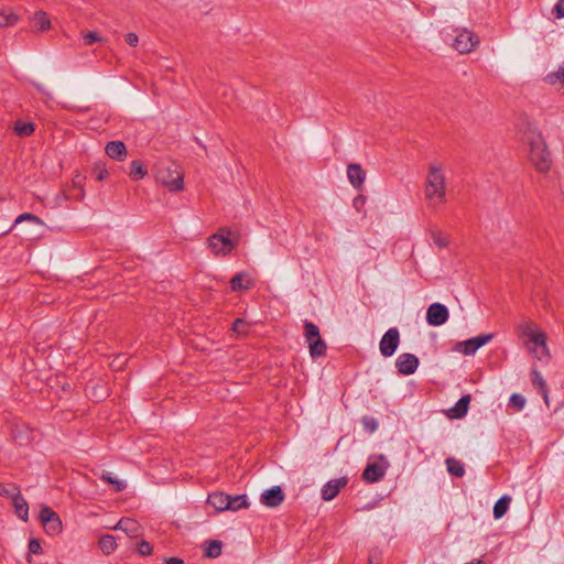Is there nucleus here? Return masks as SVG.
<instances>
[{
	"mask_svg": "<svg viewBox=\"0 0 564 564\" xmlns=\"http://www.w3.org/2000/svg\"><path fill=\"white\" fill-rule=\"evenodd\" d=\"M124 40L130 46H137L139 43V36L133 32L127 33Z\"/></svg>",
	"mask_w": 564,
	"mask_h": 564,
	"instance_id": "49530a36",
	"label": "nucleus"
},
{
	"mask_svg": "<svg viewBox=\"0 0 564 564\" xmlns=\"http://www.w3.org/2000/svg\"><path fill=\"white\" fill-rule=\"evenodd\" d=\"M529 351L532 354V356L542 361V360H549L550 358V351L547 348V345L545 344V351L542 352V347H533L529 349Z\"/></svg>",
	"mask_w": 564,
	"mask_h": 564,
	"instance_id": "58836bf2",
	"label": "nucleus"
},
{
	"mask_svg": "<svg viewBox=\"0 0 564 564\" xmlns=\"http://www.w3.org/2000/svg\"><path fill=\"white\" fill-rule=\"evenodd\" d=\"M400 343V335L397 327H390V356H392Z\"/></svg>",
	"mask_w": 564,
	"mask_h": 564,
	"instance_id": "e433bc0d",
	"label": "nucleus"
},
{
	"mask_svg": "<svg viewBox=\"0 0 564 564\" xmlns=\"http://www.w3.org/2000/svg\"><path fill=\"white\" fill-rule=\"evenodd\" d=\"M248 329V324L242 318H237L232 324V330L238 334H245Z\"/></svg>",
	"mask_w": 564,
	"mask_h": 564,
	"instance_id": "79ce46f5",
	"label": "nucleus"
},
{
	"mask_svg": "<svg viewBox=\"0 0 564 564\" xmlns=\"http://www.w3.org/2000/svg\"><path fill=\"white\" fill-rule=\"evenodd\" d=\"M380 351L382 356L388 357V332H386L381 338Z\"/></svg>",
	"mask_w": 564,
	"mask_h": 564,
	"instance_id": "de8ad7c7",
	"label": "nucleus"
},
{
	"mask_svg": "<svg viewBox=\"0 0 564 564\" xmlns=\"http://www.w3.org/2000/svg\"><path fill=\"white\" fill-rule=\"evenodd\" d=\"M230 234L229 230L221 229L208 238V247L215 256H227L232 251L236 243L229 238Z\"/></svg>",
	"mask_w": 564,
	"mask_h": 564,
	"instance_id": "20e7f679",
	"label": "nucleus"
},
{
	"mask_svg": "<svg viewBox=\"0 0 564 564\" xmlns=\"http://www.w3.org/2000/svg\"><path fill=\"white\" fill-rule=\"evenodd\" d=\"M83 39H84V43H85V45H91V44H94L95 42H100V41H102V37H100V36L98 35V33H97V32H95V31H91V32L86 33V34L83 36Z\"/></svg>",
	"mask_w": 564,
	"mask_h": 564,
	"instance_id": "a19ab883",
	"label": "nucleus"
},
{
	"mask_svg": "<svg viewBox=\"0 0 564 564\" xmlns=\"http://www.w3.org/2000/svg\"><path fill=\"white\" fill-rule=\"evenodd\" d=\"M232 291H246L253 286V280L246 272H239L230 280Z\"/></svg>",
	"mask_w": 564,
	"mask_h": 564,
	"instance_id": "6ab92c4d",
	"label": "nucleus"
},
{
	"mask_svg": "<svg viewBox=\"0 0 564 564\" xmlns=\"http://www.w3.org/2000/svg\"><path fill=\"white\" fill-rule=\"evenodd\" d=\"M543 82L551 86L561 85L564 87V62L560 64L557 70L547 73L543 77Z\"/></svg>",
	"mask_w": 564,
	"mask_h": 564,
	"instance_id": "4be33fe9",
	"label": "nucleus"
},
{
	"mask_svg": "<svg viewBox=\"0 0 564 564\" xmlns=\"http://www.w3.org/2000/svg\"><path fill=\"white\" fill-rule=\"evenodd\" d=\"M156 180L172 192L182 191L184 187L183 175L174 164L161 166L156 172Z\"/></svg>",
	"mask_w": 564,
	"mask_h": 564,
	"instance_id": "7ed1b4c3",
	"label": "nucleus"
},
{
	"mask_svg": "<svg viewBox=\"0 0 564 564\" xmlns=\"http://www.w3.org/2000/svg\"><path fill=\"white\" fill-rule=\"evenodd\" d=\"M511 502V497L508 495L501 496L494 506V518L501 519L508 511L509 505Z\"/></svg>",
	"mask_w": 564,
	"mask_h": 564,
	"instance_id": "393cba45",
	"label": "nucleus"
},
{
	"mask_svg": "<svg viewBox=\"0 0 564 564\" xmlns=\"http://www.w3.org/2000/svg\"><path fill=\"white\" fill-rule=\"evenodd\" d=\"M13 492V489L10 490L6 488L2 484H0V497H10Z\"/></svg>",
	"mask_w": 564,
	"mask_h": 564,
	"instance_id": "8fccbe9b",
	"label": "nucleus"
},
{
	"mask_svg": "<svg viewBox=\"0 0 564 564\" xmlns=\"http://www.w3.org/2000/svg\"><path fill=\"white\" fill-rule=\"evenodd\" d=\"M386 469L378 463H369L362 473V479L366 482L372 484L383 478Z\"/></svg>",
	"mask_w": 564,
	"mask_h": 564,
	"instance_id": "2eb2a0df",
	"label": "nucleus"
},
{
	"mask_svg": "<svg viewBox=\"0 0 564 564\" xmlns=\"http://www.w3.org/2000/svg\"><path fill=\"white\" fill-rule=\"evenodd\" d=\"M42 551L41 544L37 540L32 539L29 542V553L30 554H40Z\"/></svg>",
	"mask_w": 564,
	"mask_h": 564,
	"instance_id": "a18cd8bd",
	"label": "nucleus"
},
{
	"mask_svg": "<svg viewBox=\"0 0 564 564\" xmlns=\"http://www.w3.org/2000/svg\"><path fill=\"white\" fill-rule=\"evenodd\" d=\"M346 484H347L346 478H336V479L329 480L322 488V498L325 501H330L338 495L339 490L341 488H344L346 486Z\"/></svg>",
	"mask_w": 564,
	"mask_h": 564,
	"instance_id": "ddd939ff",
	"label": "nucleus"
},
{
	"mask_svg": "<svg viewBox=\"0 0 564 564\" xmlns=\"http://www.w3.org/2000/svg\"><path fill=\"white\" fill-rule=\"evenodd\" d=\"M34 124L32 122L18 121L14 126V132L19 137H29L34 132Z\"/></svg>",
	"mask_w": 564,
	"mask_h": 564,
	"instance_id": "7c9ffc66",
	"label": "nucleus"
},
{
	"mask_svg": "<svg viewBox=\"0 0 564 564\" xmlns=\"http://www.w3.org/2000/svg\"><path fill=\"white\" fill-rule=\"evenodd\" d=\"M106 154L116 161H123L127 153L126 144L122 141H110L105 148Z\"/></svg>",
	"mask_w": 564,
	"mask_h": 564,
	"instance_id": "a211bd4d",
	"label": "nucleus"
},
{
	"mask_svg": "<svg viewBox=\"0 0 564 564\" xmlns=\"http://www.w3.org/2000/svg\"><path fill=\"white\" fill-rule=\"evenodd\" d=\"M494 338V334H480L476 337L458 341L455 350L464 354L465 356L474 355L480 347L488 344Z\"/></svg>",
	"mask_w": 564,
	"mask_h": 564,
	"instance_id": "423d86ee",
	"label": "nucleus"
},
{
	"mask_svg": "<svg viewBox=\"0 0 564 564\" xmlns=\"http://www.w3.org/2000/svg\"><path fill=\"white\" fill-rule=\"evenodd\" d=\"M207 501L217 511H226L229 506V495L216 491L208 495Z\"/></svg>",
	"mask_w": 564,
	"mask_h": 564,
	"instance_id": "412c9836",
	"label": "nucleus"
},
{
	"mask_svg": "<svg viewBox=\"0 0 564 564\" xmlns=\"http://www.w3.org/2000/svg\"><path fill=\"white\" fill-rule=\"evenodd\" d=\"M446 466L448 473L453 476L463 477L465 474L463 464L453 457L446 459Z\"/></svg>",
	"mask_w": 564,
	"mask_h": 564,
	"instance_id": "c85d7f7f",
	"label": "nucleus"
},
{
	"mask_svg": "<svg viewBox=\"0 0 564 564\" xmlns=\"http://www.w3.org/2000/svg\"><path fill=\"white\" fill-rule=\"evenodd\" d=\"M531 382L534 389H536L538 392L542 394L545 403L549 404L547 384L535 366H533L531 369Z\"/></svg>",
	"mask_w": 564,
	"mask_h": 564,
	"instance_id": "f3484780",
	"label": "nucleus"
},
{
	"mask_svg": "<svg viewBox=\"0 0 564 564\" xmlns=\"http://www.w3.org/2000/svg\"><path fill=\"white\" fill-rule=\"evenodd\" d=\"M113 529L124 531L130 538H137L141 533L140 523L131 518H122Z\"/></svg>",
	"mask_w": 564,
	"mask_h": 564,
	"instance_id": "dca6fc26",
	"label": "nucleus"
},
{
	"mask_svg": "<svg viewBox=\"0 0 564 564\" xmlns=\"http://www.w3.org/2000/svg\"><path fill=\"white\" fill-rule=\"evenodd\" d=\"M249 507L248 498L246 495L229 496V506L227 510L238 511Z\"/></svg>",
	"mask_w": 564,
	"mask_h": 564,
	"instance_id": "bb28decb",
	"label": "nucleus"
},
{
	"mask_svg": "<svg viewBox=\"0 0 564 564\" xmlns=\"http://www.w3.org/2000/svg\"><path fill=\"white\" fill-rule=\"evenodd\" d=\"M419 358L410 352L401 354L395 360V368L398 372L403 376H410L414 373L419 367Z\"/></svg>",
	"mask_w": 564,
	"mask_h": 564,
	"instance_id": "1a4fd4ad",
	"label": "nucleus"
},
{
	"mask_svg": "<svg viewBox=\"0 0 564 564\" xmlns=\"http://www.w3.org/2000/svg\"><path fill=\"white\" fill-rule=\"evenodd\" d=\"M147 174H148V171L141 161L134 160L131 162L129 176L132 180H134V181L142 180Z\"/></svg>",
	"mask_w": 564,
	"mask_h": 564,
	"instance_id": "cd10ccee",
	"label": "nucleus"
},
{
	"mask_svg": "<svg viewBox=\"0 0 564 564\" xmlns=\"http://www.w3.org/2000/svg\"><path fill=\"white\" fill-rule=\"evenodd\" d=\"M553 12L557 19L564 18V0H557L553 8Z\"/></svg>",
	"mask_w": 564,
	"mask_h": 564,
	"instance_id": "c03bdc74",
	"label": "nucleus"
},
{
	"mask_svg": "<svg viewBox=\"0 0 564 564\" xmlns=\"http://www.w3.org/2000/svg\"><path fill=\"white\" fill-rule=\"evenodd\" d=\"M431 238L434 245L441 249L446 248L448 246L449 240L447 236L443 235L440 230H431Z\"/></svg>",
	"mask_w": 564,
	"mask_h": 564,
	"instance_id": "72a5a7b5",
	"label": "nucleus"
},
{
	"mask_svg": "<svg viewBox=\"0 0 564 564\" xmlns=\"http://www.w3.org/2000/svg\"><path fill=\"white\" fill-rule=\"evenodd\" d=\"M260 501L269 508L279 507L284 501V492L280 486H273L261 494Z\"/></svg>",
	"mask_w": 564,
	"mask_h": 564,
	"instance_id": "9d476101",
	"label": "nucleus"
},
{
	"mask_svg": "<svg viewBox=\"0 0 564 564\" xmlns=\"http://www.w3.org/2000/svg\"><path fill=\"white\" fill-rule=\"evenodd\" d=\"M524 140L530 148L529 159L538 172L546 173L552 164L551 153L541 132L529 129L524 133Z\"/></svg>",
	"mask_w": 564,
	"mask_h": 564,
	"instance_id": "f03ea898",
	"label": "nucleus"
},
{
	"mask_svg": "<svg viewBox=\"0 0 564 564\" xmlns=\"http://www.w3.org/2000/svg\"><path fill=\"white\" fill-rule=\"evenodd\" d=\"M426 322L431 326H442L449 318L448 308L438 302L431 304L426 310Z\"/></svg>",
	"mask_w": 564,
	"mask_h": 564,
	"instance_id": "6e6552de",
	"label": "nucleus"
},
{
	"mask_svg": "<svg viewBox=\"0 0 564 564\" xmlns=\"http://www.w3.org/2000/svg\"><path fill=\"white\" fill-rule=\"evenodd\" d=\"M25 220L31 221V223L36 224V225H42L43 224V221L37 216H35V215H33L31 213H24V214H21V215H19L17 217V219L14 220V225L13 226H15V225H18V224H20L22 221H25Z\"/></svg>",
	"mask_w": 564,
	"mask_h": 564,
	"instance_id": "4c0bfd02",
	"label": "nucleus"
},
{
	"mask_svg": "<svg viewBox=\"0 0 564 564\" xmlns=\"http://www.w3.org/2000/svg\"><path fill=\"white\" fill-rule=\"evenodd\" d=\"M471 397L470 394H465L458 399V401L455 403V405L449 409V416L452 419H462L464 417L467 412L470 404Z\"/></svg>",
	"mask_w": 564,
	"mask_h": 564,
	"instance_id": "aec40b11",
	"label": "nucleus"
},
{
	"mask_svg": "<svg viewBox=\"0 0 564 564\" xmlns=\"http://www.w3.org/2000/svg\"><path fill=\"white\" fill-rule=\"evenodd\" d=\"M138 553L142 556L150 555L152 552V546L147 541H141L137 549Z\"/></svg>",
	"mask_w": 564,
	"mask_h": 564,
	"instance_id": "37998d69",
	"label": "nucleus"
},
{
	"mask_svg": "<svg viewBox=\"0 0 564 564\" xmlns=\"http://www.w3.org/2000/svg\"><path fill=\"white\" fill-rule=\"evenodd\" d=\"M18 20L19 18L14 13L0 12V28L14 25Z\"/></svg>",
	"mask_w": 564,
	"mask_h": 564,
	"instance_id": "f704fd0d",
	"label": "nucleus"
},
{
	"mask_svg": "<svg viewBox=\"0 0 564 564\" xmlns=\"http://www.w3.org/2000/svg\"><path fill=\"white\" fill-rule=\"evenodd\" d=\"M99 549L105 555L112 554L117 549V541L113 535L105 534L101 535L98 541Z\"/></svg>",
	"mask_w": 564,
	"mask_h": 564,
	"instance_id": "b1692460",
	"label": "nucleus"
},
{
	"mask_svg": "<svg viewBox=\"0 0 564 564\" xmlns=\"http://www.w3.org/2000/svg\"><path fill=\"white\" fill-rule=\"evenodd\" d=\"M32 25L36 31L43 32L51 28V22L43 11H37L32 17Z\"/></svg>",
	"mask_w": 564,
	"mask_h": 564,
	"instance_id": "a878e982",
	"label": "nucleus"
},
{
	"mask_svg": "<svg viewBox=\"0 0 564 564\" xmlns=\"http://www.w3.org/2000/svg\"><path fill=\"white\" fill-rule=\"evenodd\" d=\"M207 546L205 549V555L207 557L216 558L221 553V542L217 540H210L207 543Z\"/></svg>",
	"mask_w": 564,
	"mask_h": 564,
	"instance_id": "2f4dec72",
	"label": "nucleus"
},
{
	"mask_svg": "<svg viewBox=\"0 0 564 564\" xmlns=\"http://www.w3.org/2000/svg\"><path fill=\"white\" fill-rule=\"evenodd\" d=\"M523 335L528 337V349L542 347V352L545 351L546 335L543 332H534L531 329V325H528L523 330Z\"/></svg>",
	"mask_w": 564,
	"mask_h": 564,
	"instance_id": "4468645a",
	"label": "nucleus"
},
{
	"mask_svg": "<svg viewBox=\"0 0 564 564\" xmlns=\"http://www.w3.org/2000/svg\"><path fill=\"white\" fill-rule=\"evenodd\" d=\"M456 32L452 45L460 54L469 53L479 43L478 36L466 29Z\"/></svg>",
	"mask_w": 564,
	"mask_h": 564,
	"instance_id": "39448f33",
	"label": "nucleus"
},
{
	"mask_svg": "<svg viewBox=\"0 0 564 564\" xmlns=\"http://www.w3.org/2000/svg\"><path fill=\"white\" fill-rule=\"evenodd\" d=\"M347 178L354 188L361 189L366 180V172L360 164L350 163L347 165Z\"/></svg>",
	"mask_w": 564,
	"mask_h": 564,
	"instance_id": "9b49d317",
	"label": "nucleus"
},
{
	"mask_svg": "<svg viewBox=\"0 0 564 564\" xmlns=\"http://www.w3.org/2000/svg\"><path fill=\"white\" fill-rule=\"evenodd\" d=\"M361 423L364 429L369 433H373L378 429V421L375 417L364 416Z\"/></svg>",
	"mask_w": 564,
	"mask_h": 564,
	"instance_id": "ea45409f",
	"label": "nucleus"
},
{
	"mask_svg": "<svg viewBox=\"0 0 564 564\" xmlns=\"http://www.w3.org/2000/svg\"><path fill=\"white\" fill-rule=\"evenodd\" d=\"M107 175H108V172L106 170H101V171L98 172L96 178L98 181H102V180H105L107 177Z\"/></svg>",
	"mask_w": 564,
	"mask_h": 564,
	"instance_id": "864d4df0",
	"label": "nucleus"
},
{
	"mask_svg": "<svg viewBox=\"0 0 564 564\" xmlns=\"http://www.w3.org/2000/svg\"><path fill=\"white\" fill-rule=\"evenodd\" d=\"M304 330H305L304 336H305L306 343H310V341L314 340L315 338L321 337L319 329H318L317 325H315L312 322L305 321Z\"/></svg>",
	"mask_w": 564,
	"mask_h": 564,
	"instance_id": "c756f323",
	"label": "nucleus"
},
{
	"mask_svg": "<svg viewBox=\"0 0 564 564\" xmlns=\"http://www.w3.org/2000/svg\"><path fill=\"white\" fill-rule=\"evenodd\" d=\"M525 398L519 393L511 394L509 399V405L514 408L517 411H521L525 405Z\"/></svg>",
	"mask_w": 564,
	"mask_h": 564,
	"instance_id": "c9c22d12",
	"label": "nucleus"
},
{
	"mask_svg": "<svg viewBox=\"0 0 564 564\" xmlns=\"http://www.w3.org/2000/svg\"><path fill=\"white\" fill-rule=\"evenodd\" d=\"M369 563H370V564H375V563H373V561H372V558H370V560H369Z\"/></svg>",
	"mask_w": 564,
	"mask_h": 564,
	"instance_id": "6e6d98bb",
	"label": "nucleus"
},
{
	"mask_svg": "<svg viewBox=\"0 0 564 564\" xmlns=\"http://www.w3.org/2000/svg\"><path fill=\"white\" fill-rule=\"evenodd\" d=\"M15 510L17 516L26 522L29 520V506L26 500L22 497L18 488H13V492L10 496Z\"/></svg>",
	"mask_w": 564,
	"mask_h": 564,
	"instance_id": "f8f14e48",
	"label": "nucleus"
},
{
	"mask_svg": "<svg viewBox=\"0 0 564 564\" xmlns=\"http://www.w3.org/2000/svg\"><path fill=\"white\" fill-rule=\"evenodd\" d=\"M39 519L48 534H57L62 530V521L58 514L50 507L44 506L40 511Z\"/></svg>",
	"mask_w": 564,
	"mask_h": 564,
	"instance_id": "0eeeda50",
	"label": "nucleus"
},
{
	"mask_svg": "<svg viewBox=\"0 0 564 564\" xmlns=\"http://www.w3.org/2000/svg\"><path fill=\"white\" fill-rule=\"evenodd\" d=\"M366 203L365 196L360 195L354 198L352 206L359 212Z\"/></svg>",
	"mask_w": 564,
	"mask_h": 564,
	"instance_id": "09e8293b",
	"label": "nucleus"
},
{
	"mask_svg": "<svg viewBox=\"0 0 564 564\" xmlns=\"http://www.w3.org/2000/svg\"><path fill=\"white\" fill-rule=\"evenodd\" d=\"M164 561L166 564H183V560L178 557H166Z\"/></svg>",
	"mask_w": 564,
	"mask_h": 564,
	"instance_id": "3c124183",
	"label": "nucleus"
},
{
	"mask_svg": "<svg viewBox=\"0 0 564 564\" xmlns=\"http://www.w3.org/2000/svg\"><path fill=\"white\" fill-rule=\"evenodd\" d=\"M104 481L111 484L116 491H122L126 489L127 484L123 480H120L112 476L111 473H104L100 477Z\"/></svg>",
	"mask_w": 564,
	"mask_h": 564,
	"instance_id": "473e14b6",
	"label": "nucleus"
},
{
	"mask_svg": "<svg viewBox=\"0 0 564 564\" xmlns=\"http://www.w3.org/2000/svg\"><path fill=\"white\" fill-rule=\"evenodd\" d=\"M83 181L84 178L80 176V175H77L74 180H73V185L75 187H79L82 188L83 187Z\"/></svg>",
	"mask_w": 564,
	"mask_h": 564,
	"instance_id": "603ef678",
	"label": "nucleus"
},
{
	"mask_svg": "<svg viewBox=\"0 0 564 564\" xmlns=\"http://www.w3.org/2000/svg\"><path fill=\"white\" fill-rule=\"evenodd\" d=\"M34 86L36 87V89L42 93V94H45V88L43 85L41 84H34Z\"/></svg>",
	"mask_w": 564,
	"mask_h": 564,
	"instance_id": "5fc2aeb1",
	"label": "nucleus"
},
{
	"mask_svg": "<svg viewBox=\"0 0 564 564\" xmlns=\"http://www.w3.org/2000/svg\"><path fill=\"white\" fill-rule=\"evenodd\" d=\"M307 344H308L310 356L313 359H316V358H319V357H323L326 355L327 345L321 337L315 338L314 340H312Z\"/></svg>",
	"mask_w": 564,
	"mask_h": 564,
	"instance_id": "5701e85b",
	"label": "nucleus"
},
{
	"mask_svg": "<svg viewBox=\"0 0 564 564\" xmlns=\"http://www.w3.org/2000/svg\"><path fill=\"white\" fill-rule=\"evenodd\" d=\"M424 197L431 207H437L446 200V178L441 163L434 162L429 165Z\"/></svg>",
	"mask_w": 564,
	"mask_h": 564,
	"instance_id": "f257e3e1",
	"label": "nucleus"
}]
</instances>
